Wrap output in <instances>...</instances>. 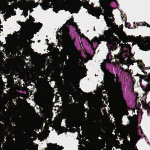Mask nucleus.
Segmentation results:
<instances>
[{"mask_svg": "<svg viewBox=\"0 0 150 150\" xmlns=\"http://www.w3.org/2000/svg\"><path fill=\"white\" fill-rule=\"evenodd\" d=\"M80 8L79 6H77L75 3L68 7H66L64 4L62 3L57 6H54L53 8V11L55 13L60 10H64L69 11L71 13H77Z\"/></svg>", "mask_w": 150, "mask_h": 150, "instance_id": "obj_1", "label": "nucleus"}, {"mask_svg": "<svg viewBox=\"0 0 150 150\" xmlns=\"http://www.w3.org/2000/svg\"><path fill=\"white\" fill-rule=\"evenodd\" d=\"M74 3L77 6H79V8L80 6H83L84 8L89 10L88 12L91 15L96 16L97 18H99L98 17L101 12V9L100 8H99L97 9H93L91 11L89 9V6L88 5V2L86 1H85V2H84L83 0H76Z\"/></svg>", "mask_w": 150, "mask_h": 150, "instance_id": "obj_2", "label": "nucleus"}, {"mask_svg": "<svg viewBox=\"0 0 150 150\" xmlns=\"http://www.w3.org/2000/svg\"><path fill=\"white\" fill-rule=\"evenodd\" d=\"M134 41L137 42L139 48L144 51H147L150 50V43L142 41L138 38L134 39Z\"/></svg>", "mask_w": 150, "mask_h": 150, "instance_id": "obj_3", "label": "nucleus"}, {"mask_svg": "<svg viewBox=\"0 0 150 150\" xmlns=\"http://www.w3.org/2000/svg\"><path fill=\"white\" fill-rule=\"evenodd\" d=\"M104 13L103 15L104 16L105 21H106V23L108 25L109 23V22H111L112 20L111 19L108 18V17L110 18L112 17V14L111 12L107 9H104Z\"/></svg>", "mask_w": 150, "mask_h": 150, "instance_id": "obj_4", "label": "nucleus"}, {"mask_svg": "<svg viewBox=\"0 0 150 150\" xmlns=\"http://www.w3.org/2000/svg\"><path fill=\"white\" fill-rule=\"evenodd\" d=\"M111 59V57H109L108 55V54L106 56V60H104L100 65L101 69L104 74L107 73L108 72V70L106 69L105 67V62L106 61L110 63Z\"/></svg>", "mask_w": 150, "mask_h": 150, "instance_id": "obj_5", "label": "nucleus"}, {"mask_svg": "<svg viewBox=\"0 0 150 150\" xmlns=\"http://www.w3.org/2000/svg\"><path fill=\"white\" fill-rule=\"evenodd\" d=\"M111 36V33H110L109 30L106 31L104 33V36H101L99 38L100 41H108V39Z\"/></svg>", "mask_w": 150, "mask_h": 150, "instance_id": "obj_6", "label": "nucleus"}, {"mask_svg": "<svg viewBox=\"0 0 150 150\" xmlns=\"http://www.w3.org/2000/svg\"><path fill=\"white\" fill-rule=\"evenodd\" d=\"M48 145L50 150H61L63 149L55 144H49Z\"/></svg>", "mask_w": 150, "mask_h": 150, "instance_id": "obj_7", "label": "nucleus"}, {"mask_svg": "<svg viewBox=\"0 0 150 150\" xmlns=\"http://www.w3.org/2000/svg\"><path fill=\"white\" fill-rule=\"evenodd\" d=\"M115 34L117 35L120 38L122 39V36L123 37H124L125 35V33L121 30H119V29H117V31L115 32Z\"/></svg>", "mask_w": 150, "mask_h": 150, "instance_id": "obj_8", "label": "nucleus"}, {"mask_svg": "<svg viewBox=\"0 0 150 150\" xmlns=\"http://www.w3.org/2000/svg\"><path fill=\"white\" fill-rule=\"evenodd\" d=\"M42 26V25L40 23H38L36 24L35 25V28L36 29H40Z\"/></svg>", "mask_w": 150, "mask_h": 150, "instance_id": "obj_9", "label": "nucleus"}, {"mask_svg": "<svg viewBox=\"0 0 150 150\" xmlns=\"http://www.w3.org/2000/svg\"><path fill=\"white\" fill-rule=\"evenodd\" d=\"M68 23L69 24H71L73 23V20L72 19H71L70 20L67 21L66 23L65 24H67Z\"/></svg>", "mask_w": 150, "mask_h": 150, "instance_id": "obj_10", "label": "nucleus"}, {"mask_svg": "<svg viewBox=\"0 0 150 150\" xmlns=\"http://www.w3.org/2000/svg\"><path fill=\"white\" fill-rule=\"evenodd\" d=\"M150 90V85H148L147 87L145 89V90L146 91H147Z\"/></svg>", "mask_w": 150, "mask_h": 150, "instance_id": "obj_11", "label": "nucleus"}, {"mask_svg": "<svg viewBox=\"0 0 150 150\" xmlns=\"http://www.w3.org/2000/svg\"><path fill=\"white\" fill-rule=\"evenodd\" d=\"M137 136V132H135L134 135L130 136V137H132V138L134 139H135V138Z\"/></svg>", "mask_w": 150, "mask_h": 150, "instance_id": "obj_12", "label": "nucleus"}, {"mask_svg": "<svg viewBox=\"0 0 150 150\" xmlns=\"http://www.w3.org/2000/svg\"><path fill=\"white\" fill-rule=\"evenodd\" d=\"M42 8L44 10H46L49 8L48 6H47L46 7H45V6L44 5H43L42 6Z\"/></svg>", "mask_w": 150, "mask_h": 150, "instance_id": "obj_13", "label": "nucleus"}, {"mask_svg": "<svg viewBox=\"0 0 150 150\" xmlns=\"http://www.w3.org/2000/svg\"><path fill=\"white\" fill-rule=\"evenodd\" d=\"M24 15L25 17H26L28 15L27 11H23Z\"/></svg>", "mask_w": 150, "mask_h": 150, "instance_id": "obj_14", "label": "nucleus"}, {"mask_svg": "<svg viewBox=\"0 0 150 150\" xmlns=\"http://www.w3.org/2000/svg\"><path fill=\"white\" fill-rule=\"evenodd\" d=\"M94 40L95 41H96V42H98V39L96 37H95L94 38Z\"/></svg>", "mask_w": 150, "mask_h": 150, "instance_id": "obj_15", "label": "nucleus"}, {"mask_svg": "<svg viewBox=\"0 0 150 150\" xmlns=\"http://www.w3.org/2000/svg\"><path fill=\"white\" fill-rule=\"evenodd\" d=\"M122 42L123 43H125L127 42L128 41V40H125L124 39H122Z\"/></svg>", "mask_w": 150, "mask_h": 150, "instance_id": "obj_16", "label": "nucleus"}, {"mask_svg": "<svg viewBox=\"0 0 150 150\" xmlns=\"http://www.w3.org/2000/svg\"><path fill=\"white\" fill-rule=\"evenodd\" d=\"M30 19L31 21H33V18L31 16H30Z\"/></svg>", "mask_w": 150, "mask_h": 150, "instance_id": "obj_17", "label": "nucleus"}, {"mask_svg": "<svg viewBox=\"0 0 150 150\" xmlns=\"http://www.w3.org/2000/svg\"><path fill=\"white\" fill-rule=\"evenodd\" d=\"M30 19L31 21H33V18L31 16H30Z\"/></svg>", "mask_w": 150, "mask_h": 150, "instance_id": "obj_18", "label": "nucleus"}, {"mask_svg": "<svg viewBox=\"0 0 150 150\" xmlns=\"http://www.w3.org/2000/svg\"><path fill=\"white\" fill-rule=\"evenodd\" d=\"M129 46L128 44H125L123 46L124 47H128Z\"/></svg>", "mask_w": 150, "mask_h": 150, "instance_id": "obj_19", "label": "nucleus"}, {"mask_svg": "<svg viewBox=\"0 0 150 150\" xmlns=\"http://www.w3.org/2000/svg\"><path fill=\"white\" fill-rule=\"evenodd\" d=\"M144 79V80H145L146 81H147V82H149V79H147L146 80H145V79Z\"/></svg>", "mask_w": 150, "mask_h": 150, "instance_id": "obj_20", "label": "nucleus"}, {"mask_svg": "<svg viewBox=\"0 0 150 150\" xmlns=\"http://www.w3.org/2000/svg\"><path fill=\"white\" fill-rule=\"evenodd\" d=\"M129 57H130V58H132V55H130V56H129Z\"/></svg>", "mask_w": 150, "mask_h": 150, "instance_id": "obj_21", "label": "nucleus"}, {"mask_svg": "<svg viewBox=\"0 0 150 150\" xmlns=\"http://www.w3.org/2000/svg\"><path fill=\"white\" fill-rule=\"evenodd\" d=\"M59 1L61 2H62L63 1V0H59Z\"/></svg>", "mask_w": 150, "mask_h": 150, "instance_id": "obj_22", "label": "nucleus"}, {"mask_svg": "<svg viewBox=\"0 0 150 150\" xmlns=\"http://www.w3.org/2000/svg\"><path fill=\"white\" fill-rule=\"evenodd\" d=\"M74 25H76L75 23H74Z\"/></svg>", "mask_w": 150, "mask_h": 150, "instance_id": "obj_23", "label": "nucleus"}, {"mask_svg": "<svg viewBox=\"0 0 150 150\" xmlns=\"http://www.w3.org/2000/svg\"><path fill=\"white\" fill-rule=\"evenodd\" d=\"M114 0H111V1H114Z\"/></svg>", "mask_w": 150, "mask_h": 150, "instance_id": "obj_24", "label": "nucleus"}]
</instances>
